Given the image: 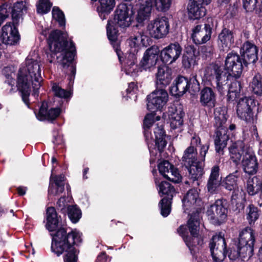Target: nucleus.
Returning <instances> with one entry per match:
<instances>
[{
  "label": "nucleus",
  "mask_w": 262,
  "mask_h": 262,
  "mask_svg": "<svg viewBox=\"0 0 262 262\" xmlns=\"http://www.w3.org/2000/svg\"><path fill=\"white\" fill-rule=\"evenodd\" d=\"M183 205L184 211L190 215L187 225L191 236H188L186 226L182 225L178 229V232L183 237L186 245L189 248L191 253L195 252L194 247L197 245H202L203 241L198 236L200 226V215L203 206V202L199 195V192L196 188H193L188 191L183 199Z\"/></svg>",
  "instance_id": "f257e3e1"
},
{
  "label": "nucleus",
  "mask_w": 262,
  "mask_h": 262,
  "mask_svg": "<svg viewBox=\"0 0 262 262\" xmlns=\"http://www.w3.org/2000/svg\"><path fill=\"white\" fill-rule=\"evenodd\" d=\"M42 65L38 60L27 57L21 64L17 77V86L21 93L24 102L29 106V96L31 89L35 98L38 96V90L42 81Z\"/></svg>",
  "instance_id": "f03ea898"
},
{
  "label": "nucleus",
  "mask_w": 262,
  "mask_h": 262,
  "mask_svg": "<svg viewBox=\"0 0 262 262\" xmlns=\"http://www.w3.org/2000/svg\"><path fill=\"white\" fill-rule=\"evenodd\" d=\"M51 53H47L48 60L53 62L55 56L63 68L69 67L71 77L74 78L76 67L72 63L75 55V47L72 41L68 42L67 34L58 30L52 31L48 38Z\"/></svg>",
  "instance_id": "7ed1b4c3"
},
{
  "label": "nucleus",
  "mask_w": 262,
  "mask_h": 262,
  "mask_svg": "<svg viewBox=\"0 0 262 262\" xmlns=\"http://www.w3.org/2000/svg\"><path fill=\"white\" fill-rule=\"evenodd\" d=\"M51 235L52 236V252L57 256L65 253L64 262H77L78 253L74 245L81 242V233L76 230L67 233L64 228H60L55 233H51Z\"/></svg>",
  "instance_id": "20e7f679"
},
{
  "label": "nucleus",
  "mask_w": 262,
  "mask_h": 262,
  "mask_svg": "<svg viewBox=\"0 0 262 262\" xmlns=\"http://www.w3.org/2000/svg\"><path fill=\"white\" fill-rule=\"evenodd\" d=\"M155 115L147 114L144 121V136L151 156L157 154L156 148L161 152L166 145L165 134L162 125L156 124Z\"/></svg>",
  "instance_id": "39448f33"
},
{
  "label": "nucleus",
  "mask_w": 262,
  "mask_h": 262,
  "mask_svg": "<svg viewBox=\"0 0 262 262\" xmlns=\"http://www.w3.org/2000/svg\"><path fill=\"white\" fill-rule=\"evenodd\" d=\"M230 158L236 164H238L243 156L242 166L244 171L249 174H255L258 168V164L252 148H245L242 141L232 144L229 148Z\"/></svg>",
  "instance_id": "423d86ee"
},
{
  "label": "nucleus",
  "mask_w": 262,
  "mask_h": 262,
  "mask_svg": "<svg viewBox=\"0 0 262 262\" xmlns=\"http://www.w3.org/2000/svg\"><path fill=\"white\" fill-rule=\"evenodd\" d=\"M135 13L130 5L121 4L118 6L113 20L108 21L106 27L107 37L111 42H115L117 40V28L128 27L132 21V16Z\"/></svg>",
  "instance_id": "0eeeda50"
},
{
  "label": "nucleus",
  "mask_w": 262,
  "mask_h": 262,
  "mask_svg": "<svg viewBox=\"0 0 262 262\" xmlns=\"http://www.w3.org/2000/svg\"><path fill=\"white\" fill-rule=\"evenodd\" d=\"M206 80L210 82L212 86H215L220 94H224L228 80V75L223 71L222 67L217 63H211L208 66L204 71Z\"/></svg>",
  "instance_id": "6e6552de"
},
{
  "label": "nucleus",
  "mask_w": 262,
  "mask_h": 262,
  "mask_svg": "<svg viewBox=\"0 0 262 262\" xmlns=\"http://www.w3.org/2000/svg\"><path fill=\"white\" fill-rule=\"evenodd\" d=\"M236 112L238 117L247 123L253 124L257 121L258 108L256 101L251 97L240 99L237 104Z\"/></svg>",
  "instance_id": "1a4fd4ad"
},
{
  "label": "nucleus",
  "mask_w": 262,
  "mask_h": 262,
  "mask_svg": "<svg viewBox=\"0 0 262 262\" xmlns=\"http://www.w3.org/2000/svg\"><path fill=\"white\" fill-rule=\"evenodd\" d=\"M146 33L155 39L165 37L169 31V24L166 17L156 18L149 21L146 25Z\"/></svg>",
  "instance_id": "9d476101"
},
{
  "label": "nucleus",
  "mask_w": 262,
  "mask_h": 262,
  "mask_svg": "<svg viewBox=\"0 0 262 262\" xmlns=\"http://www.w3.org/2000/svg\"><path fill=\"white\" fill-rule=\"evenodd\" d=\"M155 183L159 188V193L161 196L166 194V196L162 199L159 203L161 208V214L164 217H166L169 214L170 208V199L174 192V189L168 182L162 181L159 182L157 179H155Z\"/></svg>",
  "instance_id": "9b49d317"
},
{
  "label": "nucleus",
  "mask_w": 262,
  "mask_h": 262,
  "mask_svg": "<svg viewBox=\"0 0 262 262\" xmlns=\"http://www.w3.org/2000/svg\"><path fill=\"white\" fill-rule=\"evenodd\" d=\"M147 108L151 112L161 110L168 100V94L164 89L157 88L147 98Z\"/></svg>",
  "instance_id": "f8f14e48"
},
{
  "label": "nucleus",
  "mask_w": 262,
  "mask_h": 262,
  "mask_svg": "<svg viewBox=\"0 0 262 262\" xmlns=\"http://www.w3.org/2000/svg\"><path fill=\"white\" fill-rule=\"evenodd\" d=\"M209 248L213 260L222 262L226 257V244L222 233L213 235L209 243Z\"/></svg>",
  "instance_id": "ddd939ff"
},
{
  "label": "nucleus",
  "mask_w": 262,
  "mask_h": 262,
  "mask_svg": "<svg viewBox=\"0 0 262 262\" xmlns=\"http://www.w3.org/2000/svg\"><path fill=\"white\" fill-rule=\"evenodd\" d=\"M255 241L254 232L251 228H245L240 232L238 244L244 256H252Z\"/></svg>",
  "instance_id": "4468645a"
},
{
  "label": "nucleus",
  "mask_w": 262,
  "mask_h": 262,
  "mask_svg": "<svg viewBox=\"0 0 262 262\" xmlns=\"http://www.w3.org/2000/svg\"><path fill=\"white\" fill-rule=\"evenodd\" d=\"M227 209L224 202L218 200L210 205L207 210V215L210 222L214 225H220L226 219Z\"/></svg>",
  "instance_id": "2eb2a0df"
},
{
  "label": "nucleus",
  "mask_w": 262,
  "mask_h": 262,
  "mask_svg": "<svg viewBox=\"0 0 262 262\" xmlns=\"http://www.w3.org/2000/svg\"><path fill=\"white\" fill-rule=\"evenodd\" d=\"M225 67L229 73L227 74L228 76L239 77L243 70L242 59L239 55L233 52L228 53L226 58Z\"/></svg>",
  "instance_id": "dca6fc26"
},
{
  "label": "nucleus",
  "mask_w": 262,
  "mask_h": 262,
  "mask_svg": "<svg viewBox=\"0 0 262 262\" xmlns=\"http://www.w3.org/2000/svg\"><path fill=\"white\" fill-rule=\"evenodd\" d=\"M182 52V48L178 42L171 43L161 50L160 58L163 63L171 64L180 57Z\"/></svg>",
  "instance_id": "f3484780"
},
{
  "label": "nucleus",
  "mask_w": 262,
  "mask_h": 262,
  "mask_svg": "<svg viewBox=\"0 0 262 262\" xmlns=\"http://www.w3.org/2000/svg\"><path fill=\"white\" fill-rule=\"evenodd\" d=\"M167 113L171 128L178 129V132H181L183 125V117L184 115L182 106L180 104H173L168 107Z\"/></svg>",
  "instance_id": "a211bd4d"
},
{
  "label": "nucleus",
  "mask_w": 262,
  "mask_h": 262,
  "mask_svg": "<svg viewBox=\"0 0 262 262\" xmlns=\"http://www.w3.org/2000/svg\"><path fill=\"white\" fill-rule=\"evenodd\" d=\"M159 50L152 47L146 50L140 60V68L145 71H151L155 68L158 60Z\"/></svg>",
  "instance_id": "6ab92c4d"
},
{
  "label": "nucleus",
  "mask_w": 262,
  "mask_h": 262,
  "mask_svg": "<svg viewBox=\"0 0 262 262\" xmlns=\"http://www.w3.org/2000/svg\"><path fill=\"white\" fill-rule=\"evenodd\" d=\"M0 38L6 45H13L17 43L19 35L14 25L8 23L4 26L0 33Z\"/></svg>",
  "instance_id": "aec40b11"
},
{
  "label": "nucleus",
  "mask_w": 262,
  "mask_h": 262,
  "mask_svg": "<svg viewBox=\"0 0 262 262\" xmlns=\"http://www.w3.org/2000/svg\"><path fill=\"white\" fill-rule=\"evenodd\" d=\"M137 14L136 20L139 23H142L149 19L152 9V1L151 0H138L136 4Z\"/></svg>",
  "instance_id": "412c9836"
},
{
  "label": "nucleus",
  "mask_w": 262,
  "mask_h": 262,
  "mask_svg": "<svg viewBox=\"0 0 262 262\" xmlns=\"http://www.w3.org/2000/svg\"><path fill=\"white\" fill-rule=\"evenodd\" d=\"M211 1L190 0L187 7L189 17L192 19H197L204 16L206 14V9L202 4L208 5Z\"/></svg>",
  "instance_id": "4be33fe9"
},
{
  "label": "nucleus",
  "mask_w": 262,
  "mask_h": 262,
  "mask_svg": "<svg viewBox=\"0 0 262 262\" xmlns=\"http://www.w3.org/2000/svg\"><path fill=\"white\" fill-rule=\"evenodd\" d=\"M158 169L160 173L164 177L169 180L178 183L181 180V176L178 170L166 160L161 162L158 165Z\"/></svg>",
  "instance_id": "5701e85b"
},
{
  "label": "nucleus",
  "mask_w": 262,
  "mask_h": 262,
  "mask_svg": "<svg viewBox=\"0 0 262 262\" xmlns=\"http://www.w3.org/2000/svg\"><path fill=\"white\" fill-rule=\"evenodd\" d=\"M212 34V28L209 24L197 25L193 29L192 38L196 45L206 43L210 40Z\"/></svg>",
  "instance_id": "b1692460"
},
{
  "label": "nucleus",
  "mask_w": 262,
  "mask_h": 262,
  "mask_svg": "<svg viewBox=\"0 0 262 262\" xmlns=\"http://www.w3.org/2000/svg\"><path fill=\"white\" fill-rule=\"evenodd\" d=\"M53 169L54 167L52 168L50 177L48 189L49 196L59 195L64 190V176L63 174L53 176L52 173Z\"/></svg>",
  "instance_id": "393cba45"
},
{
  "label": "nucleus",
  "mask_w": 262,
  "mask_h": 262,
  "mask_svg": "<svg viewBox=\"0 0 262 262\" xmlns=\"http://www.w3.org/2000/svg\"><path fill=\"white\" fill-rule=\"evenodd\" d=\"M172 79V71L168 67H158L156 73V84L158 88L164 89L170 83Z\"/></svg>",
  "instance_id": "a878e982"
},
{
  "label": "nucleus",
  "mask_w": 262,
  "mask_h": 262,
  "mask_svg": "<svg viewBox=\"0 0 262 262\" xmlns=\"http://www.w3.org/2000/svg\"><path fill=\"white\" fill-rule=\"evenodd\" d=\"M257 53L258 49L256 46L248 41L245 42L241 49V54L245 64L256 62L258 59Z\"/></svg>",
  "instance_id": "bb28decb"
},
{
  "label": "nucleus",
  "mask_w": 262,
  "mask_h": 262,
  "mask_svg": "<svg viewBox=\"0 0 262 262\" xmlns=\"http://www.w3.org/2000/svg\"><path fill=\"white\" fill-rule=\"evenodd\" d=\"M237 173V171H235L227 176L223 184L226 189L230 191L233 190V193L231 196L232 201L239 199L242 192V190H239L238 187Z\"/></svg>",
  "instance_id": "cd10ccee"
},
{
  "label": "nucleus",
  "mask_w": 262,
  "mask_h": 262,
  "mask_svg": "<svg viewBox=\"0 0 262 262\" xmlns=\"http://www.w3.org/2000/svg\"><path fill=\"white\" fill-rule=\"evenodd\" d=\"M234 42V32L227 28H224L219 34L217 43L220 49L228 50Z\"/></svg>",
  "instance_id": "c85d7f7f"
},
{
  "label": "nucleus",
  "mask_w": 262,
  "mask_h": 262,
  "mask_svg": "<svg viewBox=\"0 0 262 262\" xmlns=\"http://www.w3.org/2000/svg\"><path fill=\"white\" fill-rule=\"evenodd\" d=\"M132 52L125 56L124 70L127 75L134 76L137 74L139 69L136 64L137 57L135 52L137 53V50L135 49Z\"/></svg>",
  "instance_id": "c756f323"
},
{
  "label": "nucleus",
  "mask_w": 262,
  "mask_h": 262,
  "mask_svg": "<svg viewBox=\"0 0 262 262\" xmlns=\"http://www.w3.org/2000/svg\"><path fill=\"white\" fill-rule=\"evenodd\" d=\"M47 105V103H42L38 114H36V118L40 121H52L59 116L61 113V110L58 107L48 110Z\"/></svg>",
  "instance_id": "7c9ffc66"
},
{
  "label": "nucleus",
  "mask_w": 262,
  "mask_h": 262,
  "mask_svg": "<svg viewBox=\"0 0 262 262\" xmlns=\"http://www.w3.org/2000/svg\"><path fill=\"white\" fill-rule=\"evenodd\" d=\"M200 101L203 106L211 109L216 104V95L213 90L209 87L203 88L200 93Z\"/></svg>",
  "instance_id": "2f4dec72"
},
{
  "label": "nucleus",
  "mask_w": 262,
  "mask_h": 262,
  "mask_svg": "<svg viewBox=\"0 0 262 262\" xmlns=\"http://www.w3.org/2000/svg\"><path fill=\"white\" fill-rule=\"evenodd\" d=\"M227 128H218L214 139L215 150L220 155L224 154L223 149L227 146L229 136L227 135Z\"/></svg>",
  "instance_id": "473e14b6"
},
{
  "label": "nucleus",
  "mask_w": 262,
  "mask_h": 262,
  "mask_svg": "<svg viewBox=\"0 0 262 262\" xmlns=\"http://www.w3.org/2000/svg\"><path fill=\"white\" fill-rule=\"evenodd\" d=\"M189 172V181H186V184L192 183L194 187L199 185V180L202 177L204 173L203 166L199 162L192 164L190 166H186Z\"/></svg>",
  "instance_id": "72a5a7b5"
},
{
  "label": "nucleus",
  "mask_w": 262,
  "mask_h": 262,
  "mask_svg": "<svg viewBox=\"0 0 262 262\" xmlns=\"http://www.w3.org/2000/svg\"><path fill=\"white\" fill-rule=\"evenodd\" d=\"M188 88V80L183 76H179L170 88L171 94L180 97L186 92Z\"/></svg>",
  "instance_id": "f704fd0d"
},
{
  "label": "nucleus",
  "mask_w": 262,
  "mask_h": 262,
  "mask_svg": "<svg viewBox=\"0 0 262 262\" xmlns=\"http://www.w3.org/2000/svg\"><path fill=\"white\" fill-rule=\"evenodd\" d=\"M46 228L50 232L55 231L58 227L59 218L57 216L56 210L54 207H49L47 208L46 211Z\"/></svg>",
  "instance_id": "c9c22d12"
},
{
  "label": "nucleus",
  "mask_w": 262,
  "mask_h": 262,
  "mask_svg": "<svg viewBox=\"0 0 262 262\" xmlns=\"http://www.w3.org/2000/svg\"><path fill=\"white\" fill-rule=\"evenodd\" d=\"M214 119L216 127L227 128L225 125L227 119V110L225 107H217L214 109Z\"/></svg>",
  "instance_id": "e433bc0d"
},
{
  "label": "nucleus",
  "mask_w": 262,
  "mask_h": 262,
  "mask_svg": "<svg viewBox=\"0 0 262 262\" xmlns=\"http://www.w3.org/2000/svg\"><path fill=\"white\" fill-rule=\"evenodd\" d=\"M197 150L195 147L189 146L184 151L182 160L185 166L199 163L197 160Z\"/></svg>",
  "instance_id": "4c0bfd02"
},
{
  "label": "nucleus",
  "mask_w": 262,
  "mask_h": 262,
  "mask_svg": "<svg viewBox=\"0 0 262 262\" xmlns=\"http://www.w3.org/2000/svg\"><path fill=\"white\" fill-rule=\"evenodd\" d=\"M149 36L143 31L138 32L133 37H131L129 41V46L132 48L138 46H146L148 44Z\"/></svg>",
  "instance_id": "58836bf2"
},
{
  "label": "nucleus",
  "mask_w": 262,
  "mask_h": 262,
  "mask_svg": "<svg viewBox=\"0 0 262 262\" xmlns=\"http://www.w3.org/2000/svg\"><path fill=\"white\" fill-rule=\"evenodd\" d=\"M226 86L225 92L227 89L228 90L227 100L229 101H233L239 97L241 89V84L239 81L234 80L231 83L229 88L227 85Z\"/></svg>",
  "instance_id": "ea45409f"
},
{
  "label": "nucleus",
  "mask_w": 262,
  "mask_h": 262,
  "mask_svg": "<svg viewBox=\"0 0 262 262\" xmlns=\"http://www.w3.org/2000/svg\"><path fill=\"white\" fill-rule=\"evenodd\" d=\"M261 180L257 177L249 178L247 181L246 189L249 195H253L260 190Z\"/></svg>",
  "instance_id": "a19ab883"
},
{
  "label": "nucleus",
  "mask_w": 262,
  "mask_h": 262,
  "mask_svg": "<svg viewBox=\"0 0 262 262\" xmlns=\"http://www.w3.org/2000/svg\"><path fill=\"white\" fill-rule=\"evenodd\" d=\"M26 11L25 4L23 2H18L14 4L11 14L14 24H17L24 12Z\"/></svg>",
  "instance_id": "79ce46f5"
},
{
  "label": "nucleus",
  "mask_w": 262,
  "mask_h": 262,
  "mask_svg": "<svg viewBox=\"0 0 262 262\" xmlns=\"http://www.w3.org/2000/svg\"><path fill=\"white\" fill-rule=\"evenodd\" d=\"M100 3L99 15L102 19H105V14H108L115 6V0H99Z\"/></svg>",
  "instance_id": "37998d69"
},
{
  "label": "nucleus",
  "mask_w": 262,
  "mask_h": 262,
  "mask_svg": "<svg viewBox=\"0 0 262 262\" xmlns=\"http://www.w3.org/2000/svg\"><path fill=\"white\" fill-rule=\"evenodd\" d=\"M152 7H155L159 12H166L168 11L171 4V0H151Z\"/></svg>",
  "instance_id": "c03bdc74"
},
{
  "label": "nucleus",
  "mask_w": 262,
  "mask_h": 262,
  "mask_svg": "<svg viewBox=\"0 0 262 262\" xmlns=\"http://www.w3.org/2000/svg\"><path fill=\"white\" fill-rule=\"evenodd\" d=\"M251 85L254 94L262 95V76L260 75L256 74L254 76Z\"/></svg>",
  "instance_id": "a18cd8bd"
},
{
  "label": "nucleus",
  "mask_w": 262,
  "mask_h": 262,
  "mask_svg": "<svg viewBox=\"0 0 262 262\" xmlns=\"http://www.w3.org/2000/svg\"><path fill=\"white\" fill-rule=\"evenodd\" d=\"M247 219L249 223L250 224L254 223L259 217L257 208L255 207L253 204H250L247 209Z\"/></svg>",
  "instance_id": "49530a36"
},
{
  "label": "nucleus",
  "mask_w": 262,
  "mask_h": 262,
  "mask_svg": "<svg viewBox=\"0 0 262 262\" xmlns=\"http://www.w3.org/2000/svg\"><path fill=\"white\" fill-rule=\"evenodd\" d=\"M68 214L71 221L74 223H77L81 217V213L80 210L75 205L69 206L68 207Z\"/></svg>",
  "instance_id": "de8ad7c7"
},
{
  "label": "nucleus",
  "mask_w": 262,
  "mask_h": 262,
  "mask_svg": "<svg viewBox=\"0 0 262 262\" xmlns=\"http://www.w3.org/2000/svg\"><path fill=\"white\" fill-rule=\"evenodd\" d=\"M242 252L240 246L238 244H234L229 248L228 257L230 259L232 260L237 259L239 256L242 258L248 257V256H244Z\"/></svg>",
  "instance_id": "09e8293b"
},
{
  "label": "nucleus",
  "mask_w": 262,
  "mask_h": 262,
  "mask_svg": "<svg viewBox=\"0 0 262 262\" xmlns=\"http://www.w3.org/2000/svg\"><path fill=\"white\" fill-rule=\"evenodd\" d=\"M52 4L49 0H39L37 5V11L38 13L45 14L49 12Z\"/></svg>",
  "instance_id": "8fccbe9b"
},
{
  "label": "nucleus",
  "mask_w": 262,
  "mask_h": 262,
  "mask_svg": "<svg viewBox=\"0 0 262 262\" xmlns=\"http://www.w3.org/2000/svg\"><path fill=\"white\" fill-rule=\"evenodd\" d=\"M52 16L53 18L58 22L60 26H64L65 18L64 14L58 7H53Z\"/></svg>",
  "instance_id": "3c124183"
},
{
  "label": "nucleus",
  "mask_w": 262,
  "mask_h": 262,
  "mask_svg": "<svg viewBox=\"0 0 262 262\" xmlns=\"http://www.w3.org/2000/svg\"><path fill=\"white\" fill-rule=\"evenodd\" d=\"M52 90L54 95L59 98H66L70 96V93L61 88L59 85L54 83L52 86Z\"/></svg>",
  "instance_id": "603ef678"
},
{
  "label": "nucleus",
  "mask_w": 262,
  "mask_h": 262,
  "mask_svg": "<svg viewBox=\"0 0 262 262\" xmlns=\"http://www.w3.org/2000/svg\"><path fill=\"white\" fill-rule=\"evenodd\" d=\"M195 56L193 53H187L183 57L182 63L185 68H189L195 62Z\"/></svg>",
  "instance_id": "864d4df0"
},
{
  "label": "nucleus",
  "mask_w": 262,
  "mask_h": 262,
  "mask_svg": "<svg viewBox=\"0 0 262 262\" xmlns=\"http://www.w3.org/2000/svg\"><path fill=\"white\" fill-rule=\"evenodd\" d=\"M220 181L208 180L207 183L208 191L211 193L216 192L217 188L220 185Z\"/></svg>",
  "instance_id": "5fc2aeb1"
},
{
  "label": "nucleus",
  "mask_w": 262,
  "mask_h": 262,
  "mask_svg": "<svg viewBox=\"0 0 262 262\" xmlns=\"http://www.w3.org/2000/svg\"><path fill=\"white\" fill-rule=\"evenodd\" d=\"M243 7L247 11H253L255 8V4L257 3V0H242Z\"/></svg>",
  "instance_id": "6e6d98bb"
},
{
  "label": "nucleus",
  "mask_w": 262,
  "mask_h": 262,
  "mask_svg": "<svg viewBox=\"0 0 262 262\" xmlns=\"http://www.w3.org/2000/svg\"><path fill=\"white\" fill-rule=\"evenodd\" d=\"M219 170L220 168L218 166H214L211 169V173L209 179L221 181V180L219 177Z\"/></svg>",
  "instance_id": "4d7b16f0"
},
{
  "label": "nucleus",
  "mask_w": 262,
  "mask_h": 262,
  "mask_svg": "<svg viewBox=\"0 0 262 262\" xmlns=\"http://www.w3.org/2000/svg\"><path fill=\"white\" fill-rule=\"evenodd\" d=\"M209 148V144L207 143L202 146L201 148V150L200 151V156L201 158V160L202 161H205V158L206 155L208 150Z\"/></svg>",
  "instance_id": "13d9d810"
},
{
  "label": "nucleus",
  "mask_w": 262,
  "mask_h": 262,
  "mask_svg": "<svg viewBox=\"0 0 262 262\" xmlns=\"http://www.w3.org/2000/svg\"><path fill=\"white\" fill-rule=\"evenodd\" d=\"M200 138L199 136L195 135L191 138L190 141V145L189 146H192L193 147H195V146H197L198 145L200 144Z\"/></svg>",
  "instance_id": "bf43d9fd"
},
{
  "label": "nucleus",
  "mask_w": 262,
  "mask_h": 262,
  "mask_svg": "<svg viewBox=\"0 0 262 262\" xmlns=\"http://www.w3.org/2000/svg\"><path fill=\"white\" fill-rule=\"evenodd\" d=\"M58 206L62 210L67 205V202H66L65 198L63 196L61 197L57 202Z\"/></svg>",
  "instance_id": "052dcab7"
},
{
  "label": "nucleus",
  "mask_w": 262,
  "mask_h": 262,
  "mask_svg": "<svg viewBox=\"0 0 262 262\" xmlns=\"http://www.w3.org/2000/svg\"><path fill=\"white\" fill-rule=\"evenodd\" d=\"M255 13L260 16H262V0L257 5L255 4V8L254 10Z\"/></svg>",
  "instance_id": "680f3d73"
},
{
  "label": "nucleus",
  "mask_w": 262,
  "mask_h": 262,
  "mask_svg": "<svg viewBox=\"0 0 262 262\" xmlns=\"http://www.w3.org/2000/svg\"><path fill=\"white\" fill-rule=\"evenodd\" d=\"M137 89V85L135 82H130L128 84V87L126 90L127 93H130L132 92H135Z\"/></svg>",
  "instance_id": "e2e57ef3"
},
{
  "label": "nucleus",
  "mask_w": 262,
  "mask_h": 262,
  "mask_svg": "<svg viewBox=\"0 0 262 262\" xmlns=\"http://www.w3.org/2000/svg\"><path fill=\"white\" fill-rule=\"evenodd\" d=\"M17 192L19 195H23L26 193V189L22 187H18L17 188Z\"/></svg>",
  "instance_id": "0e129e2a"
},
{
  "label": "nucleus",
  "mask_w": 262,
  "mask_h": 262,
  "mask_svg": "<svg viewBox=\"0 0 262 262\" xmlns=\"http://www.w3.org/2000/svg\"><path fill=\"white\" fill-rule=\"evenodd\" d=\"M253 135L255 137L256 139H258L259 137H258V133L257 131V128L256 127V126L254 125L253 126Z\"/></svg>",
  "instance_id": "69168bd1"
},
{
  "label": "nucleus",
  "mask_w": 262,
  "mask_h": 262,
  "mask_svg": "<svg viewBox=\"0 0 262 262\" xmlns=\"http://www.w3.org/2000/svg\"><path fill=\"white\" fill-rule=\"evenodd\" d=\"M6 44L0 43V57L2 55V53L4 52V50L5 49V46Z\"/></svg>",
  "instance_id": "338daca9"
},
{
  "label": "nucleus",
  "mask_w": 262,
  "mask_h": 262,
  "mask_svg": "<svg viewBox=\"0 0 262 262\" xmlns=\"http://www.w3.org/2000/svg\"><path fill=\"white\" fill-rule=\"evenodd\" d=\"M88 171H89V168H85L84 169V171H83V178L84 179H87V177L86 176V174L87 173Z\"/></svg>",
  "instance_id": "774afa93"
}]
</instances>
